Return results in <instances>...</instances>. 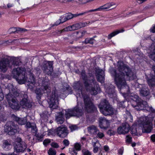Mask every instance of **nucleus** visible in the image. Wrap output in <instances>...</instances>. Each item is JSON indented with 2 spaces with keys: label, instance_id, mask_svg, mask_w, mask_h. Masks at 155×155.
Masks as SVG:
<instances>
[{
  "label": "nucleus",
  "instance_id": "nucleus-36",
  "mask_svg": "<svg viewBox=\"0 0 155 155\" xmlns=\"http://www.w3.org/2000/svg\"><path fill=\"white\" fill-rule=\"evenodd\" d=\"M10 124L9 122H8L6 124L4 127L5 132L7 133V134H8L9 132V128L10 127Z\"/></svg>",
  "mask_w": 155,
  "mask_h": 155
},
{
  "label": "nucleus",
  "instance_id": "nucleus-50",
  "mask_svg": "<svg viewBox=\"0 0 155 155\" xmlns=\"http://www.w3.org/2000/svg\"><path fill=\"white\" fill-rule=\"evenodd\" d=\"M63 143L64 144L65 146H68L69 144V141L67 140H64L63 141Z\"/></svg>",
  "mask_w": 155,
  "mask_h": 155
},
{
  "label": "nucleus",
  "instance_id": "nucleus-31",
  "mask_svg": "<svg viewBox=\"0 0 155 155\" xmlns=\"http://www.w3.org/2000/svg\"><path fill=\"white\" fill-rule=\"evenodd\" d=\"M26 127L27 128H30L31 127L32 131L34 130L36 132L37 131V129L35 126H32L31 124L29 122H27L26 124Z\"/></svg>",
  "mask_w": 155,
  "mask_h": 155
},
{
  "label": "nucleus",
  "instance_id": "nucleus-15",
  "mask_svg": "<svg viewBox=\"0 0 155 155\" xmlns=\"http://www.w3.org/2000/svg\"><path fill=\"white\" fill-rule=\"evenodd\" d=\"M106 92L108 94V96L111 98L116 97V94L114 90V87L110 84L109 87L107 85L105 86Z\"/></svg>",
  "mask_w": 155,
  "mask_h": 155
},
{
  "label": "nucleus",
  "instance_id": "nucleus-7",
  "mask_svg": "<svg viewBox=\"0 0 155 155\" xmlns=\"http://www.w3.org/2000/svg\"><path fill=\"white\" fill-rule=\"evenodd\" d=\"M24 96L25 98L21 101L20 105L18 104L15 99H12L11 103H10V107L15 110H18L21 107L23 108H29L31 107V103L27 100V96L25 94Z\"/></svg>",
  "mask_w": 155,
  "mask_h": 155
},
{
  "label": "nucleus",
  "instance_id": "nucleus-23",
  "mask_svg": "<svg viewBox=\"0 0 155 155\" xmlns=\"http://www.w3.org/2000/svg\"><path fill=\"white\" fill-rule=\"evenodd\" d=\"M124 31L123 29L117 30L109 34L107 36V38L109 39H110L113 37H114L120 33L123 32Z\"/></svg>",
  "mask_w": 155,
  "mask_h": 155
},
{
  "label": "nucleus",
  "instance_id": "nucleus-16",
  "mask_svg": "<svg viewBox=\"0 0 155 155\" xmlns=\"http://www.w3.org/2000/svg\"><path fill=\"white\" fill-rule=\"evenodd\" d=\"M99 126L102 129L105 130L109 126V121L105 118L101 117L99 118Z\"/></svg>",
  "mask_w": 155,
  "mask_h": 155
},
{
  "label": "nucleus",
  "instance_id": "nucleus-6",
  "mask_svg": "<svg viewBox=\"0 0 155 155\" xmlns=\"http://www.w3.org/2000/svg\"><path fill=\"white\" fill-rule=\"evenodd\" d=\"M136 126L143 127V132L147 133L150 132L152 128V123L148 120L147 117H140L138 120Z\"/></svg>",
  "mask_w": 155,
  "mask_h": 155
},
{
  "label": "nucleus",
  "instance_id": "nucleus-58",
  "mask_svg": "<svg viewBox=\"0 0 155 155\" xmlns=\"http://www.w3.org/2000/svg\"><path fill=\"white\" fill-rule=\"evenodd\" d=\"M31 76L32 78V81H31L32 83H34L35 82V78H34L33 75H32V74H31L30 76L31 77Z\"/></svg>",
  "mask_w": 155,
  "mask_h": 155
},
{
  "label": "nucleus",
  "instance_id": "nucleus-43",
  "mask_svg": "<svg viewBox=\"0 0 155 155\" xmlns=\"http://www.w3.org/2000/svg\"><path fill=\"white\" fill-rule=\"evenodd\" d=\"M74 29L75 30H77L81 28L79 23H77L73 25Z\"/></svg>",
  "mask_w": 155,
  "mask_h": 155
},
{
  "label": "nucleus",
  "instance_id": "nucleus-39",
  "mask_svg": "<svg viewBox=\"0 0 155 155\" xmlns=\"http://www.w3.org/2000/svg\"><path fill=\"white\" fill-rule=\"evenodd\" d=\"M81 145L78 143H76L74 145V148L77 151H79L81 149Z\"/></svg>",
  "mask_w": 155,
  "mask_h": 155
},
{
  "label": "nucleus",
  "instance_id": "nucleus-5",
  "mask_svg": "<svg viewBox=\"0 0 155 155\" xmlns=\"http://www.w3.org/2000/svg\"><path fill=\"white\" fill-rule=\"evenodd\" d=\"M12 74L14 78L19 84H24L27 81V77L25 75V71L24 68H18L14 69Z\"/></svg>",
  "mask_w": 155,
  "mask_h": 155
},
{
  "label": "nucleus",
  "instance_id": "nucleus-10",
  "mask_svg": "<svg viewBox=\"0 0 155 155\" xmlns=\"http://www.w3.org/2000/svg\"><path fill=\"white\" fill-rule=\"evenodd\" d=\"M9 57L4 56L0 60V71L3 73L5 72L9 66Z\"/></svg>",
  "mask_w": 155,
  "mask_h": 155
},
{
  "label": "nucleus",
  "instance_id": "nucleus-53",
  "mask_svg": "<svg viewBox=\"0 0 155 155\" xmlns=\"http://www.w3.org/2000/svg\"><path fill=\"white\" fill-rule=\"evenodd\" d=\"M9 93L8 94L5 96V97L6 98L8 102V103L9 105H10V98L9 97Z\"/></svg>",
  "mask_w": 155,
  "mask_h": 155
},
{
  "label": "nucleus",
  "instance_id": "nucleus-22",
  "mask_svg": "<svg viewBox=\"0 0 155 155\" xmlns=\"http://www.w3.org/2000/svg\"><path fill=\"white\" fill-rule=\"evenodd\" d=\"M11 118L17 122L18 124L21 125L24 124L26 122V119L25 118H20L16 117L14 115H12Z\"/></svg>",
  "mask_w": 155,
  "mask_h": 155
},
{
  "label": "nucleus",
  "instance_id": "nucleus-33",
  "mask_svg": "<svg viewBox=\"0 0 155 155\" xmlns=\"http://www.w3.org/2000/svg\"><path fill=\"white\" fill-rule=\"evenodd\" d=\"M3 147L5 150H8V147L9 146L10 144L9 143L8 140H5L3 142Z\"/></svg>",
  "mask_w": 155,
  "mask_h": 155
},
{
  "label": "nucleus",
  "instance_id": "nucleus-44",
  "mask_svg": "<svg viewBox=\"0 0 155 155\" xmlns=\"http://www.w3.org/2000/svg\"><path fill=\"white\" fill-rule=\"evenodd\" d=\"M84 155H91V153L87 150L84 149L82 150Z\"/></svg>",
  "mask_w": 155,
  "mask_h": 155
},
{
  "label": "nucleus",
  "instance_id": "nucleus-26",
  "mask_svg": "<svg viewBox=\"0 0 155 155\" xmlns=\"http://www.w3.org/2000/svg\"><path fill=\"white\" fill-rule=\"evenodd\" d=\"M151 49V51L149 56L155 62V47L153 45H152Z\"/></svg>",
  "mask_w": 155,
  "mask_h": 155
},
{
  "label": "nucleus",
  "instance_id": "nucleus-12",
  "mask_svg": "<svg viewBox=\"0 0 155 155\" xmlns=\"http://www.w3.org/2000/svg\"><path fill=\"white\" fill-rule=\"evenodd\" d=\"M47 84H45L41 87V89H37L35 91V93L37 94V98L38 99L40 100L41 96L44 93H48L50 91L48 87L47 86Z\"/></svg>",
  "mask_w": 155,
  "mask_h": 155
},
{
  "label": "nucleus",
  "instance_id": "nucleus-25",
  "mask_svg": "<svg viewBox=\"0 0 155 155\" xmlns=\"http://www.w3.org/2000/svg\"><path fill=\"white\" fill-rule=\"evenodd\" d=\"M67 20L66 15H62L60 17V19L54 24L53 26H57L61 23H63Z\"/></svg>",
  "mask_w": 155,
  "mask_h": 155
},
{
  "label": "nucleus",
  "instance_id": "nucleus-60",
  "mask_svg": "<svg viewBox=\"0 0 155 155\" xmlns=\"http://www.w3.org/2000/svg\"><path fill=\"white\" fill-rule=\"evenodd\" d=\"M0 118H2V119H5V120H4V121L6 119V117L3 115H0Z\"/></svg>",
  "mask_w": 155,
  "mask_h": 155
},
{
  "label": "nucleus",
  "instance_id": "nucleus-9",
  "mask_svg": "<svg viewBox=\"0 0 155 155\" xmlns=\"http://www.w3.org/2000/svg\"><path fill=\"white\" fill-rule=\"evenodd\" d=\"M14 146V150L17 152H23L27 147L25 143L20 137H17L15 139Z\"/></svg>",
  "mask_w": 155,
  "mask_h": 155
},
{
  "label": "nucleus",
  "instance_id": "nucleus-28",
  "mask_svg": "<svg viewBox=\"0 0 155 155\" xmlns=\"http://www.w3.org/2000/svg\"><path fill=\"white\" fill-rule=\"evenodd\" d=\"M73 25L68 26L64 28L63 29L58 31V34H61L64 31H74Z\"/></svg>",
  "mask_w": 155,
  "mask_h": 155
},
{
  "label": "nucleus",
  "instance_id": "nucleus-52",
  "mask_svg": "<svg viewBox=\"0 0 155 155\" xmlns=\"http://www.w3.org/2000/svg\"><path fill=\"white\" fill-rule=\"evenodd\" d=\"M150 139L153 142H155V134H153L150 136Z\"/></svg>",
  "mask_w": 155,
  "mask_h": 155
},
{
  "label": "nucleus",
  "instance_id": "nucleus-20",
  "mask_svg": "<svg viewBox=\"0 0 155 155\" xmlns=\"http://www.w3.org/2000/svg\"><path fill=\"white\" fill-rule=\"evenodd\" d=\"M92 144L94 147L93 152L96 153L98 150V147L100 146L99 142L96 138H94L92 140Z\"/></svg>",
  "mask_w": 155,
  "mask_h": 155
},
{
  "label": "nucleus",
  "instance_id": "nucleus-40",
  "mask_svg": "<svg viewBox=\"0 0 155 155\" xmlns=\"http://www.w3.org/2000/svg\"><path fill=\"white\" fill-rule=\"evenodd\" d=\"M91 1V0H77L76 2L79 4H83Z\"/></svg>",
  "mask_w": 155,
  "mask_h": 155
},
{
  "label": "nucleus",
  "instance_id": "nucleus-59",
  "mask_svg": "<svg viewBox=\"0 0 155 155\" xmlns=\"http://www.w3.org/2000/svg\"><path fill=\"white\" fill-rule=\"evenodd\" d=\"M76 97L77 98V101H78V98H81V95L80 94V93H78L77 94H76Z\"/></svg>",
  "mask_w": 155,
  "mask_h": 155
},
{
  "label": "nucleus",
  "instance_id": "nucleus-27",
  "mask_svg": "<svg viewBox=\"0 0 155 155\" xmlns=\"http://www.w3.org/2000/svg\"><path fill=\"white\" fill-rule=\"evenodd\" d=\"M18 130V127L17 125H15L12 124V126H10V135H14L17 133Z\"/></svg>",
  "mask_w": 155,
  "mask_h": 155
},
{
  "label": "nucleus",
  "instance_id": "nucleus-24",
  "mask_svg": "<svg viewBox=\"0 0 155 155\" xmlns=\"http://www.w3.org/2000/svg\"><path fill=\"white\" fill-rule=\"evenodd\" d=\"M88 131L91 134H95L98 131L96 127L94 126H91L88 128Z\"/></svg>",
  "mask_w": 155,
  "mask_h": 155
},
{
  "label": "nucleus",
  "instance_id": "nucleus-17",
  "mask_svg": "<svg viewBox=\"0 0 155 155\" xmlns=\"http://www.w3.org/2000/svg\"><path fill=\"white\" fill-rule=\"evenodd\" d=\"M96 72L98 81L102 83L104 82V71L98 68L96 69Z\"/></svg>",
  "mask_w": 155,
  "mask_h": 155
},
{
  "label": "nucleus",
  "instance_id": "nucleus-35",
  "mask_svg": "<svg viewBox=\"0 0 155 155\" xmlns=\"http://www.w3.org/2000/svg\"><path fill=\"white\" fill-rule=\"evenodd\" d=\"M126 113L127 115V119H128L130 122H132L133 120V117L128 111H126Z\"/></svg>",
  "mask_w": 155,
  "mask_h": 155
},
{
  "label": "nucleus",
  "instance_id": "nucleus-4",
  "mask_svg": "<svg viewBox=\"0 0 155 155\" xmlns=\"http://www.w3.org/2000/svg\"><path fill=\"white\" fill-rule=\"evenodd\" d=\"M81 76L87 91L94 95L100 92V88L98 85L94 82L93 76H91L90 78L87 77L84 71H82Z\"/></svg>",
  "mask_w": 155,
  "mask_h": 155
},
{
  "label": "nucleus",
  "instance_id": "nucleus-54",
  "mask_svg": "<svg viewBox=\"0 0 155 155\" xmlns=\"http://www.w3.org/2000/svg\"><path fill=\"white\" fill-rule=\"evenodd\" d=\"M150 31L153 33L155 32V25H153L150 28Z\"/></svg>",
  "mask_w": 155,
  "mask_h": 155
},
{
  "label": "nucleus",
  "instance_id": "nucleus-3",
  "mask_svg": "<svg viewBox=\"0 0 155 155\" xmlns=\"http://www.w3.org/2000/svg\"><path fill=\"white\" fill-rule=\"evenodd\" d=\"M123 96L128 101H130L131 105L137 110H146L148 111L153 112V110L145 101H141L138 95L134 93L129 94L123 93Z\"/></svg>",
  "mask_w": 155,
  "mask_h": 155
},
{
  "label": "nucleus",
  "instance_id": "nucleus-62",
  "mask_svg": "<svg viewBox=\"0 0 155 155\" xmlns=\"http://www.w3.org/2000/svg\"><path fill=\"white\" fill-rule=\"evenodd\" d=\"M73 18L74 17H76L79 16L78 13H76L74 14H73Z\"/></svg>",
  "mask_w": 155,
  "mask_h": 155
},
{
  "label": "nucleus",
  "instance_id": "nucleus-55",
  "mask_svg": "<svg viewBox=\"0 0 155 155\" xmlns=\"http://www.w3.org/2000/svg\"><path fill=\"white\" fill-rule=\"evenodd\" d=\"M17 31L16 28H12L10 29V33H13L16 32Z\"/></svg>",
  "mask_w": 155,
  "mask_h": 155
},
{
  "label": "nucleus",
  "instance_id": "nucleus-14",
  "mask_svg": "<svg viewBox=\"0 0 155 155\" xmlns=\"http://www.w3.org/2000/svg\"><path fill=\"white\" fill-rule=\"evenodd\" d=\"M130 126L127 123L123 124L122 126L119 127L117 129V132L119 134H125L129 132Z\"/></svg>",
  "mask_w": 155,
  "mask_h": 155
},
{
  "label": "nucleus",
  "instance_id": "nucleus-1",
  "mask_svg": "<svg viewBox=\"0 0 155 155\" xmlns=\"http://www.w3.org/2000/svg\"><path fill=\"white\" fill-rule=\"evenodd\" d=\"M76 85L80 86L78 88L77 87L74 88L76 89V92H81V96L83 97L84 100V107L83 108L82 104L78 101L77 105L74 109H67L62 110L61 112L58 114L56 117V120L58 124H61L63 123L64 121V112L66 118H69L72 116L79 117L81 116L84 110L88 112H90L92 111H96L97 110L96 108L91 101L88 96L85 94H84L82 90L80 89L81 87L80 83L78 82Z\"/></svg>",
  "mask_w": 155,
  "mask_h": 155
},
{
  "label": "nucleus",
  "instance_id": "nucleus-47",
  "mask_svg": "<svg viewBox=\"0 0 155 155\" xmlns=\"http://www.w3.org/2000/svg\"><path fill=\"white\" fill-rule=\"evenodd\" d=\"M132 138L129 135H127L126 137V141L127 142L130 143L131 141Z\"/></svg>",
  "mask_w": 155,
  "mask_h": 155
},
{
  "label": "nucleus",
  "instance_id": "nucleus-51",
  "mask_svg": "<svg viewBox=\"0 0 155 155\" xmlns=\"http://www.w3.org/2000/svg\"><path fill=\"white\" fill-rule=\"evenodd\" d=\"M48 135V136L53 135L54 132L52 130H49L47 131Z\"/></svg>",
  "mask_w": 155,
  "mask_h": 155
},
{
  "label": "nucleus",
  "instance_id": "nucleus-29",
  "mask_svg": "<svg viewBox=\"0 0 155 155\" xmlns=\"http://www.w3.org/2000/svg\"><path fill=\"white\" fill-rule=\"evenodd\" d=\"M11 87L12 88V94H11V95L13 96L14 97L18 96V91H17L15 87H13V85H10V88Z\"/></svg>",
  "mask_w": 155,
  "mask_h": 155
},
{
  "label": "nucleus",
  "instance_id": "nucleus-38",
  "mask_svg": "<svg viewBox=\"0 0 155 155\" xmlns=\"http://www.w3.org/2000/svg\"><path fill=\"white\" fill-rule=\"evenodd\" d=\"M49 155H55L56 154V152L54 149L50 148L48 151Z\"/></svg>",
  "mask_w": 155,
  "mask_h": 155
},
{
  "label": "nucleus",
  "instance_id": "nucleus-49",
  "mask_svg": "<svg viewBox=\"0 0 155 155\" xmlns=\"http://www.w3.org/2000/svg\"><path fill=\"white\" fill-rule=\"evenodd\" d=\"M51 147L55 148H57L59 146L58 144L55 142H53L51 143Z\"/></svg>",
  "mask_w": 155,
  "mask_h": 155
},
{
  "label": "nucleus",
  "instance_id": "nucleus-63",
  "mask_svg": "<svg viewBox=\"0 0 155 155\" xmlns=\"http://www.w3.org/2000/svg\"><path fill=\"white\" fill-rule=\"evenodd\" d=\"M85 140V138L84 137H83L81 138V141L82 142V144L84 143L83 142V141Z\"/></svg>",
  "mask_w": 155,
  "mask_h": 155
},
{
  "label": "nucleus",
  "instance_id": "nucleus-61",
  "mask_svg": "<svg viewBox=\"0 0 155 155\" xmlns=\"http://www.w3.org/2000/svg\"><path fill=\"white\" fill-rule=\"evenodd\" d=\"M118 152L119 154L122 155L123 154V151L122 149H119L118 150Z\"/></svg>",
  "mask_w": 155,
  "mask_h": 155
},
{
  "label": "nucleus",
  "instance_id": "nucleus-57",
  "mask_svg": "<svg viewBox=\"0 0 155 155\" xmlns=\"http://www.w3.org/2000/svg\"><path fill=\"white\" fill-rule=\"evenodd\" d=\"M104 149L105 151H107L109 150V147L107 146H104Z\"/></svg>",
  "mask_w": 155,
  "mask_h": 155
},
{
  "label": "nucleus",
  "instance_id": "nucleus-45",
  "mask_svg": "<svg viewBox=\"0 0 155 155\" xmlns=\"http://www.w3.org/2000/svg\"><path fill=\"white\" fill-rule=\"evenodd\" d=\"M69 128L71 131H74L77 129V127L76 125H71L69 126Z\"/></svg>",
  "mask_w": 155,
  "mask_h": 155
},
{
  "label": "nucleus",
  "instance_id": "nucleus-21",
  "mask_svg": "<svg viewBox=\"0 0 155 155\" xmlns=\"http://www.w3.org/2000/svg\"><path fill=\"white\" fill-rule=\"evenodd\" d=\"M140 94L143 96H147L150 93L147 87L144 84L142 85V88L140 90Z\"/></svg>",
  "mask_w": 155,
  "mask_h": 155
},
{
  "label": "nucleus",
  "instance_id": "nucleus-11",
  "mask_svg": "<svg viewBox=\"0 0 155 155\" xmlns=\"http://www.w3.org/2000/svg\"><path fill=\"white\" fill-rule=\"evenodd\" d=\"M48 102L49 107L51 109H56L58 107V96L55 94L54 92L51 96L48 97Z\"/></svg>",
  "mask_w": 155,
  "mask_h": 155
},
{
  "label": "nucleus",
  "instance_id": "nucleus-13",
  "mask_svg": "<svg viewBox=\"0 0 155 155\" xmlns=\"http://www.w3.org/2000/svg\"><path fill=\"white\" fill-rule=\"evenodd\" d=\"M58 135L60 137L64 138L68 134V131L66 127L63 125L58 127L56 130Z\"/></svg>",
  "mask_w": 155,
  "mask_h": 155
},
{
  "label": "nucleus",
  "instance_id": "nucleus-2",
  "mask_svg": "<svg viewBox=\"0 0 155 155\" xmlns=\"http://www.w3.org/2000/svg\"><path fill=\"white\" fill-rule=\"evenodd\" d=\"M115 68V70L111 71V74L114 77V81L117 87L121 89L128 88L126 83L125 77L129 80H133L136 78L135 73L121 61L117 62Z\"/></svg>",
  "mask_w": 155,
  "mask_h": 155
},
{
  "label": "nucleus",
  "instance_id": "nucleus-32",
  "mask_svg": "<svg viewBox=\"0 0 155 155\" xmlns=\"http://www.w3.org/2000/svg\"><path fill=\"white\" fill-rule=\"evenodd\" d=\"M131 133L132 134L134 135H138V134L137 132L136 128L135 125H133L131 128Z\"/></svg>",
  "mask_w": 155,
  "mask_h": 155
},
{
  "label": "nucleus",
  "instance_id": "nucleus-64",
  "mask_svg": "<svg viewBox=\"0 0 155 155\" xmlns=\"http://www.w3.org/2000/svg\"><path fill=\"white\" fill-rule=\"evenodd\" d=\"M136 145V143H132V146L133 147H134Z\"/></svg>",
  "mask_w": 155,
  "mask_h": 155
},
{
  "label": "nucleus",
  "instance_id": "nucleus-8",
  "mask_svg": "<svg viewBox=\"0 0 155 155\" xmlns=\"http://www.w3.org/2000/svg\"><path fill=\"white\" fill-rule=\"evenodd\" d=\"M98 107L100 112L105 116L112 114L114 113L113 108L106 100L102 101Z\"/></svg>",
  "mask_w": 155,
  "mask_h": 155
},
{
  "label": "nucleus",
  "instance_id": "nucleus-37",
  "mask_svg": "<svg viewBox=\"0 0 155 155\" xmlns=\"http://www.w3.org/2000/svg\"><path fill=\"white\" fill-rule=\"evenodd\" d=\"M94 39L93 38H87L84 41L86 44L90 43L92 44L94 41Z\"/></svg>",
  "mask_w": 155,
  "mask_h": 155
},
{
  "label": "nucleus",
  "instance_id": "nucleus-46",
  "mask_svg": "<svg viewBox=\"0 0 155 155\" xmlns=\"http://www.w3.org/2000/svg\"><path fill=\"white\" fill-rule=\"evenodd\" d=\"M50 142V140L47 139H46L43 142V143L44 145L46 146Z\"/></svg>",
  "mask_w": 155,
  "mask_h": 155
},
{
  "label": "nucleus",
  "instance_id": "nucleus-18",
  "mask_svg": "<svg viewBox=\"0 0 155 155\" xmlns=\"http://www.w3.org/2000/svg\"><path fill=\"white\" fill-rule=\"evenodd\" d=\"M114 5H115V4L114 3L109 2L105 4L104 5L100 6L97 8L90 10V11H102L108 9Z\"/></svg>",
  "mask_w": 155,
  "mask_h": 155
},
{
  "label": "nucleus",
  "instance_id": "nucleus-41",
  "mask_svg": "<svg viewBox=\"0 0 155 155\" xmlns=\"http://www.w3.org/2000/svg\"><path fill=\"white\" fill-rule=\"evenodd\" d=\"M96 134H97V136L98 137L101 139L104 136V134L103 133L99 132L98 131Z\"/></svg>",
  "mask_w": 155,
  "mask_h": 155
},
{
  "label": "nucleus",
  "instance_id": "nucleus-48",
  "mask_svg": "<svg viewBox=\"0 0 155 155\" xmlns=\"http://www.w3.org/2000/svg\"><path fill=\"white\" fill-rule=\"evenodd\" d=\"M93 12V11H90V10H89L88 11H86V12H81V13H78L79 16L84 15L86 14H88L89 12Z\"/></svg>",
  "mask_w": 155,
  "mask_h": 155
},
{
  "label": "nucleus",
  "instance_id": "nucleus-56",
  "mask_svg": "<svg viewBox=\"0 0 155 155\" xmlns=\"http://www.w3.org/2000/svg\"><path fill=\"white\" fill-rule=\"evenodd\" d=\"M107 134H110V135H113L114 134V132L113 130H109L107 132Z\"/></svg>",
  "mask_w": 155,
  "mask_h": 155
},
{
  "label": "nucleus",
  "instance_id": "nucleus-30",
  "mask_svg": "<svg viewBox=\"0 0 155 155\" xmlns=\"http://www.w3.org/2000/svg\"><path fill=\"white\" fill-rule=\"evenodd\" d=\"M147 81L148 84L150 86H153L155 85V79L153 78L149 79L147 78Z\"/></svg>",
  "mask_w": 155,
  "mask_h": 155
},
{
  "label": "nucleus",
  "instance_id": "nucleus-42",
  "mask_svg": "<svg viewBox=\"0 0 155 155\" xmlns=\"http://www.w3.org/2000/svg\"><path fill=\"white\" fill-rule=\"evenodd\" d=\"M67 20H69L73 18V14L71 13H68L65 15Z\"/></svg>",
  "mask_w": 155,
  "mask_h": 155
},
{
  "label": "nucleus",
  "instance_id": "nucleus-19",
  "mask_svg": "<svg viewBox=\"0 0 155 155\" xmlns=\"http://www.w3.org/2000/svg\"><path fill=\"white\" fill-rule=\"evenodd\" d=\"M53 63L51 61H48L46 64L47 68L44 69L45 72L48 75L51 74L53 71Z\"/></svg>",
  "mask_w": 155,
  "mask_h": 155
},
{
  "label": "nucleus",
  "instance_id": "nucleus-34",
  "mask_svg": "<svg viewBox=\"0 0 155 155\" xmlns=\"http://www.w3.org/2000/svg\"><path fill=\"white\" fill-rule=\"evenodd\" d=\"M94 21H91L84 22L83 23H79L81 28L83 27H84L88 25V24H91Z\"/></svg>",
  "mask_w": 155,
  "mask_h": 155
}]
</instances>
